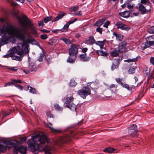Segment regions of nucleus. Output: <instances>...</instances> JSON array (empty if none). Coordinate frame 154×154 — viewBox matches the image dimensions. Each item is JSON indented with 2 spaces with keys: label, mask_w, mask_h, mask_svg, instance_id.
<instances>
[{
  "label": "nucleus",
  "mask_w": 154,
  "mask_h": 154,
  "mask_svg": "<svg viewBox=\"0 0 154 154\" xmlns=\"http://www.w3.org/2000/svg\"><path fill=\"white\" fill-rule=\"evenodd\" d=\"M65 14L66 13H63V14H59L54 20H52V22H55L61 19L64 15H65Z\"/></svg>",
  "instance_id": "a878e982"
},
{
  "label": "nucleus",
  "mask_w": 154,
  "mask_h": 154,
  "mask_svg": "<svg viewBox=\"0 0 154 154\" xmlns=\"http://www.w3.org/2000/svg\"><path fill=\"white\" fill-rule=\"evenodd\" d=\"M73 100L74 98L72 96L66 98L65 99V103L66 104L65 107H69L70 104H72V102L73 101Z\"/></svg>",
  "instance_id": "f3484780"
},
{
  "label": "nucleus",
  "mask_w": 154,
  "mask_h": 154,
  "mask_svg": "<svg viewBox=\"0 0 154 154\" xmlns=\"http://www.w3.org/2000/svg\"><path fill=\"white\" fill-rule=\"evenodd\" d=\"M17 83H19L18 82H14V85L20 90L22 89L23 88V87L22 85H20L17 84Z\"/></svg>",
  "instance_id": "c03bdc74"
},
{
  "label": "nucleus",
  "mask_w": 154,
  "mask_h": 154,
  "mask_svg": "<svg viewBox=\"0 0 154 154\" xmlns=\"http://www.w3.org/2000/svg\"><path fill=\"white\" fill-rule=\"evenodd\" d=\"M119 53L120 52L118 50L114 49L111 52L110 55L112 57H118L119 55Z\"/></svg>",
  "instance_id": "bb28decb"
},
{
  "label": "nucleus",
  "mask_w": 154,
  "mask_h": 154,
  "mask_svg": "<svg viewBox=\"0 0 154 154\" xmlns=\"http://www.w3.org/2000/svg\"><path fill=\"white\" fill-rule=\"evenodd\" d=\"M26 138L25 137H23L21 138L20 140V143H23L25 142H26Z\"/></svg>",
  "instance_id": "4d7b16f0"
},
{
  "label": "nucleus",
  "mask_w": 154,
  "mask_h": 154,
  "mask_svg": "<svg viewBox=\"0 0 154 154\" xmlns=\"http://www.w3.org/2000/svg\"><path fill=\"white\" fill-rule=\"evenodd\" d=\"M122 60V58L120 59V58H119L115 59L113 60V62L112 63L111 67V69L112 70H114L118 68L120 64V61Z\"/></svg>",
  "instance_id": "9b49d317"
},
{
  "label": "nucleus",
  "mask_w": 154,
  "mask_h": 154,
  "mask_svg": "<svg viewBox=\"0 0 154 154\" xmlns=\"http://www.w3.org/2000/svg\"><path fill=\"white\" fill-rule=\"evenodd\" d=\"M43 150L45 154H52L50 152L51 149L50 147L47 145L45 146L43 148Z\"/></svg>",
  "instance_id": "2f4dec72"
},
{
  "label": "nucleus",
  "mask_w": 154,
  "mask_h": 154,
  "mask_svg": "<svg viewBox=\"0 0 154 154\" xmlns=\"http://www.w3.org/2000/svg\"><path fill=\"white\" fill-rule=\"evenodd\" d=\"M88 50V49L87 48H83L82 50V52L84 53H85Z\"/></svg>",
  "instance_id": "680f3d73"
},
{
  "label": "nucleus",
  "mask_w": 154,
  "mask_h": 154,
  "mask_svg": "<svg viewBox=\"0 0 154 154\" xmlns=\"http://www.w3.org/2000/svg\"><path fill=\"white\" fill-rule=\"evenodd\" d=\"M76 133L75 131H70L69 134L64 135L61 137L60 139V141L61 143H65L69 142L72 138L74 137Z\"/></svg>",
  "instance_id": "7ed1b4c3"
},
{
  "label": "nucleus",
  "mask_w": 154,
  "mask_h": 154,
  "mask_svg": "<svg viewBox=\"0 0 154 154\" xmlns=\"http://www.w3.org/2000/svg\"><path fill=\"white\" fill-rule=\"evenodd\" d=\"M117 87V85L112 84L108 86L107 89L112 93L115 94L116 93L117 91L116 89Z\"/></svg>",
  "instance_id": "a211bd4d"
},
{
  "label": "nucleus",
  "mask_w": 154,
  "mask_h": 154,
  "mask_svg": "<svg viewBox=\"0 0 154 154\" xmlns=\"http://www.w3.org/2000/svg\"><path fill=\"white\" fill-rule=\"evenodd\" d=\"M28 88L30 93H32V94H35L36 93V90L35 88H32V87L29 86L28 87Z\"/></svg>",
  "instance_id": "79ce46f5"
},
{
  "label": "nucleus",
  "mask_w": 154,
  "mask_h": 154,
  "mask_svg": "<svg viewBox=\"0 0 154 154\" xmlns=\"http://www.w3.org/2000/svg\"><path fill=\"white\" fill-rule=\"evenodd\" d=\"M138 8L139 10L141 12V14H143L149 13L151 12V10L150 9L149 10H146L145 7L141 4L139 5Z\"/></svg>",
  "instance_id": "4468645a"
},
{
  "label": "nucleus",
  "mask_w": 154,
  "mask_h": 154,
  "mask_svg": "<svg viewBox=\"0 0 154 154\" xmlns=\"http://www.w3.org/2000/svg\"><path fill=\"white\" fill-rule=\"evenodd\" d=\"M140 3L141 4H145L148 5L149 4V2L148 0H141Z\"/></svg>",
  "instance_id": "3c124183"
},
{
  "label": "nucleus",
  "mask_w": 154,
  "mask_h": 154,
  "mask_svg": "<svg viewBox=\"0 0 154 154\" xmlns=\"http://www.w3.org/2000/svg\"><path fill=\"white\" fill-rule=\"evenodd\" d=\"M77 93L81 97L85 99L86 96L91 94V91L88 87L84 86L82 89L78 90Z\"/></svg>",
  "instance_id": "20e7f679"
},
{
  "label": "nucleus",
  "mask_w": 154,
  "mask_h": 154,
  "mask_svg": "<svg viewBox=\"0 0 154 154\" xmlns=\"http://www.w3.org/2000/svg\"><path fill=\"white\" fill-rule=\"evenodd\" d=\"M16 67H9L8 69L12 71L16 72L17 70V69H16Z\"/></svg>",
  "instance_id": "864d4df0"
},
{
  "label": "nucleus",
  "mask_w": 154,
  "mask_h": 154,
  "mask_svg": "<svg viewBox=\"0 0 154 154\" xmlns=\"http://www.w3.org/2000/svg\"><path fill=\"white\" fill-rule=\"evenodd\" d=\"M12 54L11 53L7 54L3 56V57L4 58H8L11 57Z\"/></svg>",
  "instance_id": "bf43d9fd"
},
{
  "label": "nucleus",
  "mask_w": 154,
  "mask_h": 154,
  "mask_svg": "<svg viewBox=\"0 0 154 154\" xmlns=\"http://www.w3.org/2000/svg\"><path fill=\"white\" fill-rule=\"evenodd\" d=\"M116 25L118 29H120L121 30H125L127 31H128L131 29V27L130 26H128L120 21L117 22L116 24Z\"/></svg>",
  "instance_id": "9d476101"
},
{
  "label": "nucleus",
  "mask_w": 154,
  "mask_h": 154,
  "mask_svg": "<svg viewBox=\"0 0 154 154\" xmlns=\"http://www.w3.org/2000/svg\"><path fill=\"white\" fill-rule=\"evenodd\" d=\"M78 45L75 44H72L70 46V48L69 50V54L76 56L78 53Z\"/></svg>",
  "instance_id": "1a4fd4ad"
},
{
  "label": "nucleus",
  "mask_w": 154,
  "mask_h": 154,
  "mask_svg": "<svg viewBox=\"0 0 154 154\" xmlns=\"http://www.w3.org/2000/svg\"><path fill=\"white\" fill-rule=\"evenodd\" d=\"M96 52L99 55L103 56H106L109 54V53L106 52H104L102 51H97Z\"/></svg>",
  "instance_id": "473e14b6"
},
{
  "label": "nucleus",
  "mask_w": 154,
  "mask_h": 154,
  "mask_svg": "<svg viewBox=\"0 0 154 154\" xmlns=\"http://www.w3.org/2000/svg\"><path fill=\"white\" fill-rule=\"evenodd\" d=\"M76 84V82L74 80H71L69 84L70 87H74Z\"/></svg>",
  "instance_id": "a19ab883"
},
{
  "label": "nucleus",
  "mask_w": 154,
  "mask_h": 154,
  "mask_svg": "<svg viewBox=\"0 0 154 154\" xmlns=\"http://www.w3.org/2000/svg\"><path fill=\"white\" fill-rule=\"evenodd\" d=\"M150 63L153 65H154V57H151L150 59Z\"/></svg>",
  "instance_id": "13d9d810"
},
{
  "label": "nucleus",
  "mask_w": 154,
  "mask_h": 154,
  "mask_svg": "<svg viewBox=\"0 0 154 154\" xmlns=\"http://www.w3.org/2000/svg\"><path fill=\"white\" fill-rule=\"evenodd\" d=\"M11 57L12 59L13 60H16L19 61H20L22 60V58L21 57L17 56L14 55L12 54Z\"/></svg>",
  "instance_id": "4c0bfd02"
},
{
  "label": "nucleus",
  "mask_w": 154,
  "mask_h": 154,
  "mask_svg": "<svg viewBox=\"0 0 154 154\" xmlns=\"http://www.w3.org/2000/svg\"><path fill=\"white\" fill-rule=\"evenodd\" d=\"M49 41V42H46L45 44L47 45H50L52 46L54 45V43L56 42V40L52 38L50 39Z\"/></svg>",
  "instance_id": "f704fd0d"
},
{
  "label": "nucleus",
  "mask_w": 154,
  "mask_h": 154,
  "mask_svg": "<svg viewBox=\"0 0 154 154\" xmlns=\"http://www.w3.org/2000/svg\"><path fill=\"white\" fill-rule=\"evenodd\" d=\"M82 15V13L81 11H79L77 12H75L73 14V15L74 16H80Z\"/></svg>",
  "instance_id": "8fccbe9b"
},
{
  "label": "nucleus",
  "mask_w": 154,
  "mask_h": 154,
  "mask_svg": "<svg viewBox=\"0 0 154 154\" xmlns=\"http://www.w3.org/2000/svg\"><path fill=\"white\" fill-rule=\"evenodd\" d=\"M41 39L43 40H45L48 38L47 35L45 34H43L40 36Z\"/></svg>",
  "instance_id": "603ef678"
},
{
  "label": "nucleus",
  "mask_w": 154,
  "mask_h": 154,
  "mask_svg": "<svg viewBox=\"0 0 154 154\" xmlns=\"http://www.w3.org/2000/svg\"><path fill=\"white\" fill-rule=\"evenodd\" d=\"M119 14L121 17H123L127 18L129 17L130 13L129 11H126L123 12H120Z\"/></svg>",
  "instance_id": "4be33fe9"
},
{
  "label": "nucleus",
  "mask_w": 154,
  "mask_h": 154,
  "mask_svg": "<svg viewBox=\"0 0 154 154\" xmlns=\"http://www.w3.org/2000/svg\"><path fill=\"white\" fill-rule=\"evenodd\" d=\"M127 42L126 41H123L119 44L118 48L120 53H122L126 50V47Z\"/></svg>",
  "instance_id": "ddd939ff"
},
{
  "label": "nucleus",
  "mask_w": 154,
  "mask_h": 154,
  "mask_svg": "<svg viewBox=\"0 0 154 154\" xmlns=\"http://www.w3.org/2000/svg\"><path fill=\"white\" fill-rule=\"evenodd\" d=\"M54 107L55 109L58 111H62L63 109V108L61 107L59 105L57 104H55L54 105Z\"/></svg>",
  "instance_id": "37998d69"
},
{
  "label": "nucleus",
  "mask_w": 154,
  "mask_h": 154,
  "mask_svg": "<svg viewBox=\"0 0 154 154\" xmlns=\"http://www.w3.org/2000/svg\"><path fill=\"white\" fill-rule=\"evenodd\" d=\"M79 9V6L78 5H75L69 8V11L71 13L74 12H76Z\"/></svg>",
  "instance_id": "cd10ccee"
},
{
  "label": "nucleus",
  "mask_w": 154,
  "mask_h": 154,
  "mask_svg": "<svg viewBox=\"0 0 154 154\" xmlns=\"http://www.w3.org/2000/svg\"><path fill=\"white\" fill-rule=\"evenodd\" d=\"M148 32L151 34L154 33V26L149 28L148 29Z\"/></svg>",
  "instance_id": "a18cd8bd"
},
{
  "label": "nucleus",
  "mask_w": 154,
  "mask_h": 154,
  "mask_svg": "<svg viewBox=\"0 0 154 154\" xmlns=\"http://www.w3.org/2000/svg\"><path fill=\"white\" fill-rule=\"evenodd\" d=\"M135 69L134 67H131L128 70V72L130 74H133L135 72Z\"/></svg>",
  "instance_id": "49530a36"
},
{
  "label": "nucleus",
  "mask_w": 154,
  "mask_h": 154,
  "mask_svg": "<svg viewBox=\"0 0 154 154\" xmlns=\"http://www.w3.org/2000/svg\"><path fill=\"white\" fill-rule=\"evenodd\" d=\"M46 115L48 117L54 118L53 116L51 114L50 111H48L47 112Z\"/></svg>",
  "instance_id": "09e8293b"
},
{
  "label": "nucleus",
  "mask_w": 154,
  "mask_h": 154,
  "mask_svg": "<svg viewBox=\"0 0 154 154\" xmlns=\"http://www.w3.org/2000/svg\"><path fill=\"white\" fill-rule=\"evenodd\" d=\"M72 111H75L76 108H77V106L75 104L72 103V104H71L69 105V107H68Z\"/></svg>",
  "instance_id": "c9c22d12"
},
{
  "label": "nucleus",
  "mask_w": 154,
  "mask_h": 154,
  "mask_svg": "<svg viewBox=\"0 0 154 154\" xmlns=\"http://www.w3.org/2000/svg\"><path fill=\"white\" fill-rule=\"evenodd\" d=\"M39 30L42 32L44 33H48L50 32V31L47 30H44L42 29H39Z\"/></svg>",
  "instance_id": "052dcab7"
},
{
  "label": "nucleus",
  "mask_w": 154,
  "mask_h": 154,
  "mask_svg": "<svg viewBox=\"0 0 154 154\" xmlns=\"http://www.w3.org/2000/svg\"><path fill=\"white\" fill-rule=\"evenodd\" d=\"M19 150L21 154H26L27 150V148L25 146H19Z\"/></svg>",
  "instance_id": "c756f323"
},
{
  "label": "nucleus",
  "mask_w": 154,
  "mask_h": 154,
  "mask_svg": "<svg viewBox=\"0 0 154 154\" xmlns=\"http://www.w3.org/2000/svg\"><path fill=\"white\" fill-rule=\"evenodd\" d=\"M59 31H61L60 29H54L52 31V32L56 33L58 32Z\"/></svg>",
  "instance_id": "0e129e2a"
},
{
  "label": "nucleus",
  "mask_w": 154,
  "mask_h": 154,
  "mask_svg": "<svg viewBox=\"0 0 154 154\" xmlns=\"http://www.w3.org/2000/svg\"><path fill=\"white\" fill-rule=\"evenodd\" d=\"M113 35L116 36L117 39L119 41H121L123 38V36L122 35L117 34L116 32H114L113 33Z\"/></svg>",
  "instance_id": "72a5a7b5"
},
{
  "label": "nucleus",
  "mask_w": 154,
  "mask_h": 154,
  "mask_svg": "<svg viewBox=\"0 0 154 154\" xmlns=\"http://www.w3.org/2000/svg\"><path fill=\"white\" fill-rule=\"evenodd\" d=\"M87 54L85 53L83 54H80L79 56V58L83 62H87L89 61L91 58L90 56L86 57Z\"/></svg>",
  "instance_id": "6ab92c4d"
},
{
  "label": "nucleus",
  "mask_w": 154,
  "mask_h": 154,
  "mask_svg": "<svg viewBox=\"0 0 154 154\" xmlns=\"http://www.w3.org/2000/svg\"><path fill=\"white\" fill-rule=\"evenodd\" d=\"M16 17L23 29L11 24L7 26L3 25L0 27V35L4 34H7L10 36H14L22 41V43H19L17 47H13L12 51L23 57V54L29 52V46L27 43L35 44V41L29 34L36 35L38 33L33 24L26 16L23 15L20 16L16 15Z\"/></svg>",
  "instance_id": "f257e3e1"
},
{
  "label": "nucleus",
  "mask_w": 154,
  "mask_h": 154,
  "mask_svg": "<svg viewBox=\"0 0 154 154\" xmlns=\"http://www.w3.org/2000/svg\"><path fill=\"white\" fill-rule=\"evenodd\" d=\"M48 124L51 125H52V124L51 123L49 122L48 123V124L46 125V126L50 129V130L53 133H58L61 132V131L59 130L55 129L49 126L48 125Z\"/></svg>",
  "instance_id": "c85d7f7f"
},
{
  "label": "nucleus",
  "mask_w": 154,
  "mask_h": 154,
  "mask_svg": "<svg viewBox=\"0 0 154 154\" xmlns=\"http://www.w3.org/2000/svg\"><path fill=\"white\" fill-rule=\"evenodd\" d=\"M69 55V57L66 60V62L70 63L74 62L76 59L77 56L71 54Z\"/></svg>",
  "instance_id": "aec40b11"
},
{
  "label": "nucleus",
  "mask_w": 154,
  "mask_h": 154,
  "mask_svg": "<svg viewBox=\"0 0 154 154\" xmlns=\"http://www.w3.org/2000/svg\"><path fill=\"white\" fill-rule=\"evenodd\" d=\"M96 30L97 32H99L100 34H102L103 31L102 29L99 26L96 29Z\"/></svg>",
  "instance_id": "5fc2aeb1"
},
{
  "label": "nucleus",
  "mask_w": 154,
  "mask_h": 154,
  "mask_svg": "<svg viewBox=\"0 0 154 154\" xmlns=\"http://www.w3.org/2000/svg\"><path fill=\"white\" fill-rule=\"evenodd\" d=\"M44 25V23L43 20L39 21V26H43Z\"/></svg>",
  "instance_id": "338daca9"
},
{
  "label": "nucleus",
  "mask_w": 154,
  "mask_h": 154,
  "mask_svg": "<svg viewBox=\"0 0 154 154\" xmlns=\"http://www.w3.org/2000/svg\"><path fill=\"white\" fill-rule=\"evenodd\" d=\"M152 39V36H149L146 38V42H145L144 43H143L141 46L142 50L143 51L146 48L153 45L154 41H151Z\"/></svg>",
  "instance_id": "39448f33"
},
{
  "label": "nucleus",
  "mask_w": 154,
  "mask_h": 154,
  "mask_svg": "<svg viewBox=\"0 0 154 154\" xmlns=\"http://www.w3.org/2000/svg\"><path fill=\"white\" fill-rule=\"evenodd\" d=\"M115 149L111 147H108L105 148L103 151L106 153H111L112 152L115 151Z\"/></svg>",
  "instance_id": "7c9ffc66"
},
{
  "label": "nucleus",
  "mask_w": 154,
  "mask_h": 154,
  "mask_svg": "<svg viewBox=\"0 0 154 154\" xmlns=\"http://www.w3.org/2000/svg\"><path fill=\"white\" fill-rule=\"evenodd\" d=\"M32 138L29 139L27 141L29 147L35 153H38V144L37 142L38 141V134L32 136Z\"/></svg>",
  "instance_id": "f03ea898"
},
{
  "label": "nucleus",
  "mask_w": 154,
  "mask_h": 154,
  "mask_svg": "<svg viewBox=\"0 0 154 154\" xmlns=\"http://www.w3.org/2000/svg\"><path fill=\"white\" fill-rule=\"evenodd\" d=\"M50 139L45 134L39 131V142L40 144L48 143L50 142Z\"/></svg>",
  "instance_id": "6e6552de"
},
{
  "label": "nucleus",
  "mask_w": 154,
  "mask_h": 154,
  "mask_svg": "<svg viewBox=\"0 0 154 154\" xmlns=\"http://www.w3.org/2000/svg\"><path fill=\"white\" fill-rule=\"evenodd\" d=\"M14 82H18L19 83H22L21 81L19 79L12 80L11 82L7 83L5 84V87L11 86L12 85H14Z\"/></svg>",
  "instance_id": "b1692460"
},
{
  "label": "nucleus",
  "mask_w": 154,
  "mask_h": 154,
  "mask_svg": "<svg viewBox=\"0 0 154 154\" xmlns=\"http://www.w3.org/2000/svg\"><path fill=\"white\" fill-rule=\"evenodd\" d=\"M128 133L132 137H137L138 135L137 132L138 130L137 126L135 124H132L128 127Z\"/></svg>",
  "instance_id": "423d86ee"
},
{
  "label": "nucleus",
  "mask_w": 154,
  "mask_h": 154,
  "mask_svg": "<svg viewBox=\"0 0 154 154\" xmlns=\"http://www.w3.org/2000/svg\"><path fill=\"white\" fill-rule=\"evenodd\" d=\"M110 22L109 21H107L103 25V27L107 28L108 27V25H109Z\"/></svg>",
  "instance_id": "6e6d98bb"
},
{
  "label": "nucleus",
  "mask_w": 154,
  "mask_h": 154,
  "mask_svg": "<svg viewBox=\"0 0 154 154\" xmlns=\"http://www.w3.org/2000/svg\"><path fill=\"white\" fill-rule=\"evenodd\" d=\"M53 17L52 16L46 17L44 18V21L45 23H47L48 22L51 21Z\"/></svg>",
  "instance_id": "58836bf2"
},
{
  "label": "nucleus",
  "mask_w": 154,
  "mask_h": 154,
  "mask_svg": "<svg viewBox=\"0 0 154 154\" xmlns=\"http://www.w3.org/2000/svg\"><path fill=\"white\" fill-rule=\"evenodd\" d=\"M36 70V66L35 65H29L28 66V69H23L24 72L26 74H28L30 72L33 71H35Z\"/></svg>",
  "instance_id": "2eb2a0df"
},
{
  "label": "nucleus",
  "mask_w": 154,
  "mask_h": 154,
  "mask_svg": "<svg viewBox=\"0 0 154 154\" xmlns=\"http://www.w3.org/2000/svg\"><path fill=\"white\" fill-rule=\"evenodd\" d=\"M61 40H63L66 44H69L71 43L70 40L66 38H63L61 39Z\"/></svg>",
  "instance_id": "de8ad7c7"
},
{
  "label": "nucleus",
  "mask_w": 154,
  "mask_h": 154,
  "mask_svg": "<svg viewBox=\"0 0 154 154\" xmlns=\"http://www.w3.org/2000/svg\"><path fill=\"white\" fill-rule=\"evenodd\" d=\"M116 80L119 84L120 85L123 87L126 88L129 91H131L132 89H134L135 88V87L134 85L130 86L128 84L125 83H122V80L119 78H116Z\"/></svg>",
  "instance_id": "0eeeda50"
},
{
  "label": "nucleus",
  "mask_w": 154,
  "mask_h": 154,
  "mask_svg": "<svg viewBox=\"0 0 154 154\" xmlns=\"http://www.w3.org/2000/svg\"><path fill=\"white\" fill-rule=\"evenodd\" d=\"M14 149L13 150V153L14 154H17L18 152H20L19 150V145L16 143H14L12 144Z\"/></svg>",
  "instance_id": "5701e85b"
},
{
  "label": "nucleus",
  "mask_w": 154,
  "mask_h": 154,
  "mask_svg": "<svg viewBox=\"0 0 154 154\" xmlns=\"http://www.w3.org/2000/svg\"><path fill=\"white\" fill-rule=\"evenodd\" d=\"M95 44L101 47L104 46L105 43L104 41H97L96 42H95Z\"/></svg>",
  "instance_id": "ea45409f"
},
{
  "label": "nucleus",
  "mask_w": 154,
  "mask_h": 154,
  "mask_svg": "<svg viewBox=\"0 0 154 154\" xmlns=\"http://www.w3.org/2000/svg\"><path fill=\"white\" fill-rule=\"evenodd\" d=\"M149 72L147 70H144L143 71V73L144 76H146L148 74Z\"/></svg>",
  "instance_id": "e2e57ef3"
},
{
  "label": "nucleus",
  "mask_w": 154,
  "mask_h": 154,
  "mask_svg": "<svg viewBox=\"0 0 154 154\" xmlns=\"http://www.w3.org/2000/svg\"><path fill=\"white\" fill-rule=\"evenodd\" d=\"M9 39L8 37H7L5 35H4L2 36V38L0 39L1 42L3 43L2 45H4L7 44L8 43V41Z\"/></svg>",
  "instance_id": "393cba45"
},
{
  "label": "nucleus",
  "mask_w": 154,
  "mask_h": 154,
  "mask_svg": "<svg viewBox=\"0 0 154 154\" xmlns=\"http://www.w3.org/2000/svg\"><path fill=\"white\" fill-rule=\"evenodd\" d=\"M69 26V24L67 23L64 25L62 29H60L61 32H62L66 31L68 29Z\"/></svg>",
  "instance_id": "e433bc0d"
},
{
  "label": "nucleus",
  "mask_w": 154,
  "mask_h": 154,
  "mask_svg": "<svg viewBox=\"0 0 154 154\" xmlns=\"http://www.w3.org/2000/svg\"><path fill=\"white\" fill-rule=\"evenodd\" d=\"M95 40L93 35L89 36L88 39L85 41V43L89 45H92L95 43Z\"/></svg>",
  "instance_id": "dca6fc26"
},
{
  "label": "nucleus",
  "mask_w": 154,
  "mask_h": 154,
  "mask_svg": "<svg viewBox=\"0 0 154 154\" xmlns=\"http://www.w3.org/2000/svg\"><path fill=\"white\" fill-rule=\"evenodd\" d=\"M39 48L41 49L42 50V53L40 55V58H39V62H41L42 61V59L43 58L45 57V59L47 61L48 63H50L51 62V61L50 58L47 59L45 57V54H46L45 50L43 48L39 45Z\"/></svg>",
  "instance_id": "f8f14e48"
},
{
  "label": "nucleus",
  "mask_w": 154,
  "mask_h": 154,
  "mask_svg": "<svg viewBox=\"0 0 154 154\" xmlns=\"http://www.w3.org/2000/svg\"><path fill=\"white\" fill-rule=\"evenodd\" d=\"M106 20V18L105 17H103L101 19H99L98 21L96 22V23L94 24V26H100L103 24Z\"/></svg>",
  "instance_id": "412c9836"
},
{
  "label": "nucleus",
  "mask_w": 154,
  "mask_h": 154,
  "mask_svg": "<svg viewBox=\"0 0 154 154\" xmlns=\"http://www.w3.org/2000/svg\"><path fill=\"white\" fill-rule=\"evenodd\" d=\"M138 59V57H137L136 58L131 59V61H132V62H136L137 61Z\"/></svg>",
  "instance_id": "69168bd1"
},
{
  "label": "nucleus",
  "mask_w": 154,
  "mask_h": 154,
  "mask_svg": "<svg viewBox=\"0 0 154 154\" xmlns=\"http://www.w3.org/2000/svg\"><path fill=\"white\" fill-rule=\"evenodd\" d=\"M11 3V5H12L14 6H15L17 5V4L14 2H13L12 1L11 2H10Z\"/></svg>",
  "instance_id": "774afa93"
}]
</instances>
